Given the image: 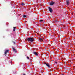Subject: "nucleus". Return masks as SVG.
Returning <instances> with one entry per match:
<instances>
[{"label":"nucleus","instance_id":"nucleus-1","mask_svg":"<svg viewBox=\"0 0 75 75\" xmlns=\"http://www.w3.org/2000/svg\"><path fill=\"white\" fill-rule=\"evenodd\" d=\"M27 40L28 41H30V42H33L34 41V38H28Z\"/></svg>","mask_w":75,"mask_h":75},{"label":"nucleus","instance_id":"nucleus-2","mask_svg":"<svg viewBox=\"0 0 75 75\" xmlns=\"http://www.w3.org/2000/svg\"><path fill=\"white\" fill-rule=\"evenodd\" d=\"M33 54H34L35 55L37 56L38 54V52H33Z\"/></svg>","mask_w":75,"mask_h":75},{"label":"nucleus","instance_id":"nucleus-3","mask_svg":"<svg viewBox=\"0 0 75 75\" xmlns=\"http://www.w3.org/2000/svg\"><path fill=\"white\" fill-rule=\"evenodd\" d=\"M48 8L49 10L50 11V13H52V8L50 7H49Z\"/></svg>","mask_w":75,"mask_h":75},{"label":"nucleus","instance_id":"nucleus-4","mask_svg":"<svg viewBox=\"0 0 75 75\" xmlns=\"http://www.w3.org/2000/svg\"><path fill=\"white\" fill-rule=\"evenodd\" d=\"M55 3L54 2H51L50 3V5L51 6H52V5H54V4Z\"/></svg>","mask_w":75,"mask_h":75},{"label":"nucleus","instance_id":"nucleus-5","mask_svg":"<svg viewBox=\"0 0 75 75\" xmlns=\"http://www.w3.org/2000/svg\"><path fill=\"white\" fill-rule=\"evenodd\" d=\"M8 52V50H7L5 52V54L6 56L7 55L6 54H7V53Z\"/></svg>","mask_w":75,"mask_h":75},{"label":"nucleus","instance_id":"nucleus-6","mask_svg":"<svg viewBox=\"0 0 75 75\" xmlns=\"http://www.w3.org/2000/svg\"><path fill=\"white\" fill-rule=\"evenodd\" d=\"M44 64H46V65L48 67V68H50V65H49L48 64H47L45 63H44Z\"/></svg>","mask_w":75,"mask_h":75},{"label":"nucleus","instance_id":"nucleus-7","mask_svg":"<svg viewBox=\"0 0 75 75\" xmlns=\"http://www.w3.org/2000/svg\"><path fill=\"white\" fill-rule=\"evenodd\" d=\"M13 51H14V52H17V51H16V49H15L13 48Z\"/></svg>","mask_w":75,"mask_h":75},{"label":"nucleus","instance_id":"nucleus-8","mask_svg":"<svg viewBox=\"0 0 75 75\" xmlns=\"http://www.w3.org/2000/svg\"><path fill=\"white\" fill-rule=\"evenodd\" d=\"M67 4V5H69V1L66 0Z\"/></svg>","mask_w":75,"mask_h":75},{"label":"nucleus","instance_id":"nucleus-9","mask_svg":"<svg viewBox=\"0 0 75 75\" xmlns=\"http://www.w3.org/2000/svg\"><path fill=\"white\" fill-rule=\"evenodd\" d=\"M21 4L22 5V6H24V5H25V4H24V3H21Z\"/></svg>","mask_w":75,"mask_h":75},{"label":"nucleus","instance_id":"nucleus-10","mask_svg":"<svg viewBox=\"0 0 75 75\" xmlns=\"http://www.w3.org/2000/svg\"><path fill=\"white\" fill-rule=\"evenodd\" d=\"M16 27H13V28H14V29L13 30V31H15L16 30L15 29H16Z\"/></svg>","mask_w":75,"mask_h":75},{"label":"nucleus","instance_id":"nucleus-11","mask_svg":"<svg viewBox=\"0 0 75 75\" xmlns=\"http://www.w3.org/2000/svg\"><path fill=\"white\" fill-rule=\"evenodd\" d=\"M39 40H40V41H43V40H42V39L41 38H40L39 39Z\"/></svg>","mask_w":75,"mask_h":75},{"label":"nucleus","instance_id":"nucleus-12","mask_svg":"<svg viewBox=\"0 0 75 75\" xmlns=\"http://www.w3.org/2000/svg\"><path fill=\"white\" fill-rule=\"evenodd\" d=\"M23 17H24V18L25 17H26V16L25 15H23Z\"/></svg>","mask_w":75,"mask_h":75},{"label":"nucleus","instance_id":"nucleus-13","mask_svg":"<svg viewBox=\"0 0 75 75\" xmlns=\"http://www.w3.org/2000/svg\"><path fill=\"white\" fill-rule=\"evenodd\" d=\"M43 20H40V22H42V21H43Z\"/></svg>","mask_w":75,"mask_h":75},{"label":"nucleus","instance_id":"nucleus-14","mask_svg":"<svg viewBox=\"0 0 75 75\" xmlns=\"http://www.w3.org/2000/svg\"><path fill=\"white\" fill-rule=\"evenodd\" d=\"M27 58L28 59H29V57H28L27 56Z\"/></svg>","mask_w":75,"mask_h":75},{"label":"nucleus","instance_id":"nucleus-15","mask_svg":"<svg viewBox=\"0 0 75 75\" xmlns=\"http://www.w3.org/2000/svg\"><path fill=\"white\" fill-rule=\"evenodd\" d=\"M13 43L14 44H16V43H15V42H13Z\"/></svg>","mask_w":75,"mask_h":75},{"label":"nucleus","instance_id":"nucleus-16","mask_svg":"<svg viewBox=\"0 0 75 75\" xmlns=\"http://www.w3.org/2000/svg\"><path fill=\"white\" fill-rule=\"evenodd\" d=\"M55 63V64H57V62H56Z\"/></svg>","mask_w":75,"mask_h":75},{"label":"nucleus","instance_id":"nucleus-17","mask_svg":"<svg viewBox=\"0 0 75 75\" xmlns=\"http://www.w3.org/2000/svg\"><path fill=\"white\" fill-rule=\"evenodd\" d=\"M23 75H25V74H23Z\"/></svg>","mask_w":75,"mask_h":75},{"label":"nucleus","instance_id":"nucleus-18","mask_svg":"<svg viewBox=\"0 0 75 75\" xmlns=\"http://www.w3.org/2000/svg\"><path fill=\"white\" fill-rule=\"evenodd\" d=\"M62 75H64L63 74H62Z\"/></svg>","mask_w":75,"mask_h":75}]
</instances>
